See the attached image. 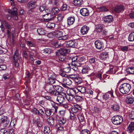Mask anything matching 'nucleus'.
I'll use <instances>...</instances> for the list:
<instances>
[{"mask_svg": "<svg viewBox=\"0 0 134 134\" xmlns=\"http://www.w3.org/2000/svg\"><path fill=\"white\" fill-rule=\"evenodd\" d=\"M62 94H63V95L65 96V97L68 100L69 102H71L73 101L74 100V98L75 97V95H66L65 93H62Z\"/></svg>", "mask_w": 134, "mask_h": 134, "instance_id": "obj_20", "label": "nucleus"}, {"mask_svg": "<svg viewBox=\"0 0 134 134\" xmlns=\"http://www.w3.org/2000/svg\"><path fill=\"white\" fill-rule=\"evenodd\" d=\"M103 99L105 100H108L110 98L109 96L108 93L104 94L103 96Z\"/></svg>", "mask_w": 134, "mask_h": 134, "instance_id": "obj_50", "label": "nucleus"}, {"mask_svg": "<svg viewBox=\"0 0 134 134\" xmlns=\"http://www.w3.org/2000/svg\"><path fill=\"white\" fill-rule=\"evenodd\" d=\"M90 70V68L88 65H84L82 69V72L83 74L88 73Z\"/></svg>", "mask_w": 134, "mask_h": 134, "instance_id": "obj_31", "label": "nucleus"}, {"mask_svg": "<svg viewBox=\"0 0 134 134\" xmlns=\"http://www.w3.org/2000/svg\"><path fill=\"white\" fill-rule=\"evenodd\" d=\"M70 52V50L69 49L66 48H62L59 50V52H58V55H66Z\"/></svg>", "mask_w": 134, "mask_h": 134, "instance_id": "obj_12", "label": "nucleus"}, {"mask_svg": "<svg viewBox=\"0 0 134 134\" xmlns=\"http://www.w3.org/2000/svg\"><path fill=\"white\" fill-rule=\"evenodd\" d=\"M47 16V18H44V21L45 22H48L49 21L52 20L55 18V16L52 15L51 13H48L45 15H41L40 16L41 17H42L43 18V16Z\"/></svg>", "mask_w": 134, "mask_h": 134, "instance_id": "obj_9", "label": "nucleus"}, {"mask_svg": "<svg viewBox=\"0 0 134 134\" xmlns=\"http://www.w3.org/2000/svg\"><path fill=\"white\" fill-rule=\"evenodd\" d=\"M66 120L65 118L64 117L60 118L59 121V125H63L66 123Z\"/></svg>", "mask_w": 134, "mask_h": 134, "instance_id": "obj_37", "label": "nucleus"}, {"mask_svg": "<svg viewBox=\"0 0 134 134\" xmlns=\"http://www.w3.org/2000/svg\"><path fill=\"white\" fill-rule=\"evenodd\" d=\"M51 49L50 48H46L44 49L43 51V53H44L50 54L52 52Z\"/></svg>", "mask_w": 134, "mask_h": 134, "instance_id": "obj_53", "label": "nucleus"}, {"mask_svg": "<svg viewBox=\"0 0 134 134\" xmlns=\"http://www.w3.org/2000/svg\"><path fill=\"white\" fill-rule=\"evenodd\" d=\"M94 43L96 47L98 49H103L105 48L103 43L99 40L96 41Z\"/></svg>", "mask_w": 134, "mask_h": 134, "instance_id": "obj_8", "label": "nucleus"}, {"mask_svg": "<svg viewBox=\"0 0 134 134\" xmlns=\"http://www.w3.org/2000/svg\"><path fill=\"white\" fill-rule=\"evenodd\" d=\"M54 87L55 91L57 92V95L64 90L63 88L59 85H54Z\"/></svg>", "mask_w": 134, "mask_h": 134, "instance_id": "obj_19", "label": "nucleus"}, {"mask_svg": "<svg viewBox=\"0 0 134 134\" xmlns=\"http://www.w3.org/2000/svg\"><path fill=\"white\" fill-rule=\"evenodd\" d=\"M26 43L28 46L31 47H34L35 46V44L30 41H26Z\"/></svg>", "mask_w": 134, "mask_h": 134, "instance_id": "obj_59", "label": "nucleus"}, {"mask_svg": "<svg viewBox=\"0 0 134 134\" xmlns=\"http://www.w3.org/2000/svg\"><path fill=\"white\" fill-rule=\"evenodd\" d=\"M71 69L70 67H68L65 68L64 70V72L66 73H69L71 71Z\"/></svg>", "mask_w": 134, "mask_h": 134, "instance_id": "obj_60", "label": "nucleus"}, {"mask_svg": "<svg viewBox=\"0 0 134 134\" xmlns=\"http://www.w3.org/2000/svg\"><path fill=\"white\" fill-rule=\"evenodd\" d=\"M119 106L117 104H115L111 105V108L113 110L115 111L118 112L119 109Z\"/></svg>", "mask_w": 134, "mask_h": 134, "instance_id": "obj_36", "label": "nucleus"}, {"mask_svg": "<svg viewBox=\"0 0 134 134\" xmlns=\"http://www.w3.org/2000/svg\"><path fill=\"white\" fill-rule=\"evenodd\" d=\"M108 53L105 52L102 53L100 55V57L102 60H105V59L108 57Z\"/></svg>", "mask_w": 134, "mask_h": 134, "instance_id": "obj_42", "label": "nucleus"}, {"mask_svg": "<svg viewBox=\"0 0 134 134\" xmlns=\"http://www.w3.org/2000/svg\"><path fill=\"white\" fill-rule=\"evenodd\" d=\"M55 26V24L54 23L49 22L46 25V27L49 29H53Z\"/></svg>", "mask_w": 134, "mask_h": 134, "instance_id": "obj_34", "label": "nucleus"}, {"mask_svg": "<svg viewBox=\"0 0 134 134\" xmlns=\"http://www.w3.org/2000/svg\"><path fill=\"white\" fill-rule=\"evenodd\" d=\"M76 45V43L74 41H70L67 42L66 43V45L67 47H75Z\"/></svg>", "mask_w": 134, "mask_h": 134, "instance_id": "obj_18", "label": "nucleus"}, {"mask_svg": "<svg viewBox=\"0 0 134 134\" xmlns=\"http://www.w3.org/2000/svg\"><path fill=\"white\" fill-rule=\"evenodd\" d=\"M78 117L79 121L81 122L83 121L84 119L83 115L81 114H78Z\"/></svg>", "mask_w": 134, "mask_h": 134, "instance_id": "obj_52", "label": "nucleus"}, {"mask_svg": "<svg viewBox=\"0 0 134 134\" xmlns=\"http://www.w3.org/2000/svg\"><path fill=\"white\" fill-rule=\"evenodd\" d=\"M36 6V2L35 1H30L27 4V7L30 9H31L35 8Z\"/></svg>", "mask_w": 134, "mask_h": 134, "instance_id": "obj_13", "label": "nucleus"}, {"mask_svg": "<svg viewBox=\"0 0 134 134\" xmlns=\"http://www.w3.org/2000/svg\"><path fill=\"white\" fill-rule=\"evenodd\" d=\"M73 3L76 6H80L82 4L83 2L82 0H74Z\"/></svg>", "mask_w": 134, "mask_h": 134, "instance_id": "obj_29", "label": "nucleus"}, {"mask_svg": "<svg viewBox=\"0 0 134 134\" xmlns=\"http://www.w3.org/2000/svg\"><path fill=\"white\" fill-rule=\"evenodd\" d=\"M81 109V108L79 105H75L74 107H73L71 109V111L74 113H76L78 110H80Z\"/></svg>", "mask_w": 134, "mask_h": 134, "instance_id": "obj_21", "label": "nucleus"}, {"mask_svg": "<svg viewBox=\"0 0 134 134\" xmlns=\"http://www.w3.org/2000/svg\"><path fill=\"white\" fill-rule=\"evenodd\" d=\"M126 103L128 104H132L134 101L133 98V97L131 96H127L125 99Z\"/></svg>", "mask_w": 134, "mask_h": 134, "instance_id": "obj_23", "label": "nucleus"}, {"mask_svg": "<svg viewBox=\"0 0 134 134\" xmlns=\"http://www.w3.org/2000/svg\"><path fill=\"white\" fill-rule=\"evenodd\" d=\"M43 131L45 134H49L51 131L49 127L48 126H45L44 127Z\"/></svg>", "mask_w": 134, "mask_h": 134, "instance_id": "obj_41", "label": "nucleus"}, {"mask_svg": "<svg viewBox=\"0 0 134 134\" xmlns=\"http://www.w3.org/2000/svg\"><path fill=\"white\" fill-rule=\"evenodd\" d=\"M38 115L43 118L44 115V113L43 110L42 109H39L38 110Z\"/></svg>", "mask_w": 134, "mask_h": 134, "instance_id": "obj_54", "label": "nucleus"}, {"mask_svg": "<svg viewBox=\"0 0 134 134\" xmlns=\"http://www.w3.org/2000/svg\"><path fill=\"white\" fill-rule=\"evenodd\" d=\"M48 124L51 126H53L54 124V120L53 118H50L47 120Z\"/></svg>", "mask_w": 134, "mask_h": 134, "instance_id": "obj_44", "label": "nucleus"}, {"mask_svg": "<svg viewBox=\"0 0 134 134\" xmlns=\"http://www.w3.org/2000/svg\"><path fill=\"white\" fill-rule=\"evenodd\" d=\"M19 54L18 50L16 49L14 52V55L13 56V61L14 62H17L19 59Z\"/></svg>", "mask_w": 134, "mask_h": 134, "instance_id": "obj_25", "label": "nucleus"}, {"mask_svg": "<svg viewBox=\"0 0 134 134\" xmlns=\"http://www.w3.org/2000/svg\"><path fill=\"white\" fill-rule=\"evenodd\" d=\"M129 117L132 119H134V111H132L130 113Z\"/></svg>", "mask_w": 134, "mask_h": 134, "instance_id": "obj_63", "label": "nucleus"}, {"mask_svg": "<svg viewBox=\"0 0 134 134\" xmlns=\"http://www.w3.org/2000/svg\"><path fill=\"white\" fill-rule=\"evenodd\" d=\"M101 110L102 109L101 108L96 106L94 107L93 110L94 112L99 114L101 112Z\"/></svg>", "mask_w": 134, "mask_h": 134, "instance_id": "obj_40", "label": "nucleus"}, {"mask_svg": "<svg viewBox=\"0 0 134 134\" xmlns=\"http://www.w3.org/2000/svg\"><path fill=\"white\" fill-rule=\"evenodd\" d=\"M126 5L125 4L119 5L116 6L114 8V12L117 13H119L123 12L126 9Z\"/></svg>", "mask_w": 134, "mask_h": 134, "instance_id": "obj_6", "label": "nucleus"}, {"mask_svg": "<svg viewBox=\"0 0 134 134\" xmlns=\"http://www.w3.org/2000/svg\"><path fill=\"white\" fill-rule=\"evenodd\" d=\"M3 23L4 25V26L7 29H10L12 28V26L9 24L8 22L4 21H3Z\"/></svg>", "mask_w": 134, "mask_h": 134, "instance_id": "obj_46", "label": "nucleus"}, {"mask_svg": "<svg viewBox=\"0 0 134 134\" xmlns=\"http://www.w3.org/2000/svg\"><path fill=\"white\" fill-rule=\"evenodd\" d=\"M89 30V27L85 25L81 28V33L82 34L84 35L87 34Z\"/></svg>", "mask_w": 134, "mask_h": 134, "instance_id": "obj_17", "label": "nucleus"}, {"mask_svg": "<svg viewBox=\"0 0 134 134\" xmlns=\"http://www.w3.org/2000/svg\"><path fill=\"white\" fill-rule=\"evenodd\" d=\"M131 88L130 85L127 83L122 84L120 87V92L123 94H126L130 91Z\"/></svg>", "mask_w": 134, "mask_h": 134, "instance_id": "obj_1", "label": "nucleus"}, {"mask_svg": "<svg viewBox=\"0 0 134 134\" xmlns=\"http://www.w3.org/2000/svg\"><path fill=\"white\" fill-rule=\"evenodd\" d=\"M9 124V121L7 116H2L0 119V125L4 128L7 127Z\"/></svg>", "mask_w": 134, "mask_h": 134, "instance_id": "obj_2", "label": "nucleus"}, {"mask_svg": "<svg viewBox=\"0 0 134 134\" xmlns=\"http://www.w3.org/2000/svg\"><path fill=\"white\" fill-rule=\"evenodd\" d=\"M127 74H134V68L132 67L128 68L126 70Z\"/></svg>", "mask_w": 134, "mask_h": 134, "instance_id": "obj_38", "label": "nucleus"}, {"mask_svg": "<svg viewBox=\"0 0 134 134\" xmlns=\"http://www.w3.org/2000/svg\"><path fill=\"white\" fill-rule=\"evenodd\" d=\"M81 14L83 16H86L88 15L89 14V10L87 8H83L80 10Z\"/></svg>", "mask_w": 134, "mask_h": 134, "instance_id": "obj_16", "label": "nucleus"}, {"mask_svg": "<svg viewBox=\"0 0 134 134\" xmlns=\"http://www.w3.org/2000/svg\"><path fill=\"white\" fill-rule=\"evenodd\" d=\"M46 88L48 93L51 95L54 96L57 95V92L55 90L54 86L47 85L46 86Z\"/></svg>", "mask_w": 134, "mask_h": 134, "instance_id": "obj_4", "label": "nucleus"}, {"mask_svg": "<svg viewBox=\"0 0 134 134\" xmlns=\"http://www.w3.org/2000/svg\"><path fill=\"white\" fill-rule=\"evenodd\" d=\"M134 131V122H131L127 128V131L129 132H132Z\"/></svg>", "mask_w": 134, "mask_h": 134, "instance_id": "obj_26", "label": "nucleus"}, {"mask_svg": "<svg viewBox=\"0 0 134 134\" xmlns=\"http://www.w3.org/2000/svg\"><path fill=\"white\" fill-rule=\"evenodd\" d=\"M63 3L62 0H54V3L57 6H60Z\"/></svg>", "mask_w": 134, "mask_h": 134, "instance_id": "obj_39", "label": "nucleus"}, {"mask_svg": "<svg viewBox=\"0 0 134 134\" xmlns=\"http://www.w3.org/2000/svg\"><path fill=\"white\" fill-rule=\"evenodd\" d=\"M37 32L39 35H44L46 34V31L42 28L38 29L37 30Z\"/></svg>", "mask_w": 134, "mask_h": 134, "instance_id": "obj_33", "label": "nucleus"}, {"mask_svg": "<svg viewBox=\"0 0 134 134\" xmlns=\"http://www.w3.org/2000/svg\"><path fill=\"white\" fill-rule=\"evenodd\" d=\"M7 131L4 129H2L0 130V134H7Z\"/></svg>", "mask_w": 134, "mask_h": 134, "instance_id": "obj_64", "label": "nucleus"}, {"mask_svg": "<svg viewBox=\"0 0 134 134\" xmlns=\"http://www.w3.org/2000/svg\"><path fill=\"white\" fill-rule=\"evenodd\" d=\"M77 90L76 89H71L67 91V94L69 95H75L77 93Z\"/></svg>", "mask_w": 134, "mask_h": 134, "instance_id": "obj_24", "label": "nucleus"}, {"mask_svg": "<svg viewBox=\"0 0 134 134\" xmlns=\"http://www.w3.org/2000/svg\"><path fill=\"white\" fill-rule=\"evenodd\" d=\"M81 134H90V131L87 129L82 130L81 132Z\"/></svg>", "mask_w": 134, "mask_h": 134, "instance_id": "obj_55", "label": "nucleus"}, {"mask_svg": "<svg viewBox=\"0 0 134 134\" xmlns=\"http://www.w3.org/2000/svg\"><path fill=\"white\" fill-rule=\"evenodd\" d=\"M56 76L54 75H52L50 77L48 78L47 80V83L50 84H53L55 83Z\"/></svg>", "mask_w": 134, "mask_h": 134, "instance_id": "obj_11", "label": "nucleus"}, {"mask_svg": "<svg viewBox=\"0 0 134 134\" xmlns=\"http://www.w3.org/2000/svg\"><path fill=\"white\" fill-rule=\"evenodd\" d=\"M45 114L47 116H50L52 112L51 109H47V110H45Z\"/></svg>", "mask_w": 134, "mask_h": 134, "instance_id": "obj_57", "label": "nucleus"}, {"mask_svg": "<svg viewBox=\"0 0 134 134\" xmlns=\"http://www.w3.org/2000/svg\"><path fill=\"white\" fill-rule=\"evenodd\" d=\"M17 11V9L13 7L12 10H8V12L11 14V15L13 16L14 19L17 20L18 19Z\"/></svg>", "mask_w": 134, "mask_h": 134, "instance_id": "obj_7", "label": "nucleus"}, {"mask_svg": "<svg viewBox=\"0 0 134 134\" xmlns=\"http://www.w3.org/2000/svg\"><path fill=\"white\" fill-rule=\"evenodd\" d=\"M99 10L101 12H106L108 11V9L105 7L103 6L98 8Z\"/></svg>", "mask_w": 134, "mask_h": 134, "instance_id": "obj_51", "label": "nucleus"}, {"mask_svg": "<svg viewBox=\"0 0 134 134\" xmlns=\"http://www.w3.org/2000/svg\"><path fill=\"white\" fill-rule=\"evenodd\" d=\"M77 101V102H80L81 101L83 100L82 98L78 96H75L74 98V99Z\"/></svg>", "mask_w": 134, "mask_h": 134, "instance_id": "obj_49", "label": "nucleus"}, {"mask_svg": "<svg viewBox=\"0 0 134 134\" xmlns=\"http://www.w3.org/2000/svg\"><path fill=\"white\" fill-rule=\"evenodd\" d=\"M93 92L91 90H87L85 94V95L88 98H92L93 94Z\"/></svg>", "mask_w": 134, "mask_h": 134, "instance_id": "obj_27", "label": "nucleus"}, {"mask_svg": "<svg viewBox=\"0 0 134 134\" xmlns=\"http://www.w3.org/2000/svg\"><path fill=\"white\" fill-rule=\"evenodd\" d=\"M76 89L77 90V93L79 92L82 93H85L86 91V89L84 87H78L77 88H76Z\"/></svg>", "mask_w": 134, "mask_h": 134, "instance_id": "obj_35", "label": "nucleus"}, {"mask_svg": "<svg viewBox=\"0 0 134 134\" xmlns=\"http://www.w3.org/2000/svg\"><path fill=\"white\" fill-rule=\"evenodd\" d=\"M74 81L77 85L80 84L82 82V79L79 77H76V78L74 79Z\"/></svg>", "mask_w": 134, "mask_h": 134, "instance_id": "obj_45", "label": "nucleus"}, {"mask_svg": "<svg viewBox=\"0 0 134 134\" xmlns=\"http://www.w3.org/2000/svg\"><path fill=\"white\" fill-rule=\"evenodd\" d=\"M59 11V10L58 8H53L52 9L50 12L52 15H54L57 14Z\"/></svg>", "mask_w": 134, "mask_h": 134, "instance_id": "obj_30", "label": "nucleus"}, {"mask_svg": "<svg viewBox=\"0 0 134 134\" xmlns=\"http://www.w3.org/2000/svg\"><path fill=\"white\" fill-rule=\"evenodd\" d=\"M54 35L55 36L59 38H60L63 35V32L60 31H55L54 32Z\"/></svg>", "mask_w": 134, "mask_h": 134, "instance_id": "obj_32", "label": "nucleus"}, {"mask_svg": "<svg viewBox=\"0 0 134 134\" xmlns=\"http://www.w3.org/2000/svg\"><path fill=\"white\" fill-rule=\"evenodd\" d=\"M67 57L68 59V61H71L72 64L73 65L77 66H81V63H79V62H78V59L79 57L78 56H76L73 57L72 58H71L70 57Z\"/></svg>", "mask_w": 134, "mask_h": 134, "instance_id": "obj_3", "label": "nucleus"}, {"mask_svg": "<svg viewBox=\"0 0 134 134\" xmlns=\"http://www.w3.org/2000/svg\"><path fill=\"white\" fill-rule=\"evenodd\" d=\"M65 101V96L63 95H59L57 96V101L60 104H62V103L64 102Z\"/></svg>", "mask_w": 134, "mask_h": 134, "instance_id": "obj_15", "label": "nucleus"}, {"mask_svg": "<svg viewBox=\"0 0 134 134\" xmlns=\"http://www.w3.org/2000/svg\"><path fill=\"white\" fill-rule=\"evenodd\" d=\"M64 17V16L63 14H59L57 18L58 21L59 22H60L62 21Z\"/></svg>", "mask_w": 134, "mask_h": 134, "instance_id": "obj_47", "label": "nucleus"}, {"mask_svg": "<svg viewBox=\"0 0 134 134\" xmlns=\"http://www.w3.org/2000/svg\"><path fill=\"white\" fill-rule=\"evenodd\" d=\"M103 26L101 25H97L95 29V30L97 32H100L103 29Z\"/></svg>", "mask_w": 134, "mask_h": 134, "instance_id": "obj_43", "label": "nucleus"}, {"mask_svg": "<svg viewBox=\"0 0 134 134\" xmlns=\"http://www.w3.org/2000/svg\"><path fill=\"white\" fill-rule=\"evenodd\" d=\"M112 120L114 124L118 125L120 124L122 122L123 119L121 116H116L113 117Z\"/></svg>", "mask_w": 134, "mask_h": 134, "instance_id": "obj_5", "label": "nucleus"}, {"mask_svg": "<svg viewBox=\"0 0 134 134\" xmlns=\"http://www.w3.org/2000/svg\"><path fill=\"white\" fill-rule=\"evenodd\" d=\"M67 8V5L65 3H63L60 8V9L63 11L66 10Z\"/></svg>", "mask_w": 134, "mask_h": 134, "instance_id": "obj_56", "label": "nucleus"}, {"mask_svg": "<svg viewBox=\"0 0 134 134\" xmlns=\"http://www.w3.org/2000/svg\"><path fill=\"white\" fill-rule=\"evenodd\" d=\"M103 20L105 23H111L113 21V18L111 15H108L104 17Z\"/></svg>", "mask_w": 134, "mask_h": 134, "instance_id": "obj_10", "label": "nucleus"}, {"mask_svg": "<svg viewBox=\"0 0 134 134\" xmlns=\"http://www.w3.org/2000/svg\"><path fill=\"white\" fill-rule=\"evenodd\" d=\"M85 60V58L84 57H79V58L78 61L79 63H81V65L83 64L82 63V62H83Z\"/></svg>", "mask_w": 134, "mask_h": 134, "instance_id": "obj_58", "label": "nucleus"}, {"mask_svg": "<svg viewBox=\"0 0 134 134\" xmlns=\"http://www.w3.org/2000/svg\"><path fill=\"white\" fill-rule=\"evenodd\" d=\"M128 39L130 41L134 40V32L130 33Z\"/></svg>", "mask_w": 134, "mask_h": 134, "instance_id": "obj_48", "label": "nucleus"}, {"mask_svg": "<svg viewBox=\"0 0 134 134\" xmlns=\"http://www.w3.org/2000/svg\"><path fill=\"white\" fill-rule=\"evenodd\" d=\"M65 72L63 71V72L62 73H61L60 74V75L61 76V77H60V79H62V77H66V78L68 76V75H67L65 74Z\"/></svg>", "mask_w": 134, "mask_h": 134, "instance_id": "obj_62", "label": "nucleus"}, {"mask_svg": "<svg viewBox=\"0 0 134 134\" xmlns=\"http://www.w3.org/2000/svg\"><path fill=\"white\" fill-rule=\"evenodd\" d=\"M59 55V59L61 61H68V59L67 57L68 56H66L65 55Z\"/></svg>", "mask_w": 134, "mask_h": 134, "instance_id": "obj_28", "label": "nucleus"}, {"mask_svg": "<svg viewBox=\"0 0 134 134\" xmlns=\"http://www.w3.org/2000/svg\"><path fill=\"white\" fill-rule=\"evenodd\" d=\"M60 83H65L68 85H70L72 83L71 81L69 79L67 78L62 77V79L60 80Z\"/></svg>", "mask_w": 134, "mask_h": 134, "instance_id": "obj_14", "label": "nucleus"}, {"mask_svg": "<svg viewBox=\"0 0 134 134\" xmlns=\"http://www.w3.org/2000/svg\"><path fill=\"white\" fill-rule=\"evenodd\" d=\"M31 111L35 114L38 115V110L36 108H34L32 109L31 110Z\"/></svg>", "mask_w": 134, "mask_h": 134, "instance_id": "obj_61", "label": "nucleus"}, {"mask_svg": "<svg viewBox=\"0 0 134 134\" xmlns=\"http://www.w3.org/2000/svg\"><path fill=\"white\" fill-rule=\"evenodd\" d=\"M75 18L74 16H71L68 17L67 19L68 24L70 25L73 24L75 21Z\"/></svg>", "mask_w": 134, "mask_h": 134, "instance_id": "obj_22", "label": "nucleus"}]
</instances>
